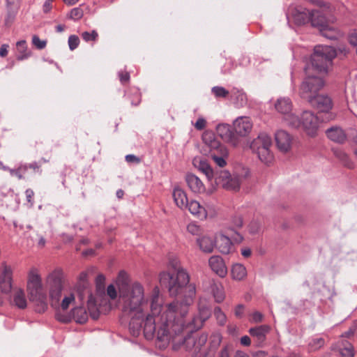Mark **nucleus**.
<instances>
[{
  "mask_svg": "<svg viewBox=\"0 0 357 357\" xmlns=\"http://www.w3.org/2000/svg\"><path fill=\"white\" fill-rule=\"evenodd\" d=\"M292 102L289 98L281 97L275 103V108L278 112L283 116V121L291 128H297L301 125L299 117L291 112Z\"/></svg>",
  "mask_w": 357,
  "mask_h": 357,
  "instance_id": "nucleus-8",
  "label": "nucleus"
},
{
  "mask_svg": "<svg viewBox=\"0 0 357 357\" xmlns=\"http://www.w3.org/2000/svg\"><path fill=\"white\" fill-rule=\"evenodd\" d=\"M275 142L278 149L287 152L289 150L291 145V137L288 132L284 130H278L275 135Z\"/></svg>",
  "mask_w": 357,
  "mask_h": 357,
  "instance_id": "nucleus-19",
  "label": "nucleus"
},
{
  "mask_svg": "<svg viewBox=\"0 0 357 357\" xmlns=\"http://www.w3.org/2000/svg\"><path fill=\"white\" fill-rule=\"evenodd\" d=\"M119 79L121 83L124 84L129 81L130 79V75L128 73L125 72H121L119 73Z\"/></svg>",
  "mask_w": 357,
  "mask_h": 357,
  "instance_id": "nucleus-56",
  "label": "nucleus"
},
{
  "mask_svg": "<svg viewBox=\"0 0 357 357\" xmlns=\"http://www.w3.org/2000/svg\"><path fill=\"white\" fill-rule=\"evenodd\" d=\"M187 231L193 236H199L202 232V229L195 222H190L187 225Z\"/></svg>",
  "mask_w": 357,
  "mask_h": 357,
  "instance_id": "nucleus-40",
  "label": "nucleus"
},
{
  "mask_svg": "<svg viewBox=\"0 0 357 357\" xmlns=\"http://www.w3.org/2000/svg\"><path fill=\"white\" fill-rule=\"evenodd\" d=\"M172 267L174 273L160 274V284L167 288L171 296L183 295V299L164 305L159 289L154 287L151 298V313L146 317L144 325V335L147 340L156 335L160 341L168 340L170 337L181 333L185 328L191 327V331H197L204 323L198 314L190 322L185 321V317L193 303L196 289L194 284H189L190 276L178 261L172 262Z\"/></svg>",
  "mask_w": 357,
  "mask_h": 357,
  "instance_id": "nucleus-1",
  "label": "nucleus"
},
{
  "mask_svg": "<svg viewBox=\"0 0 357 357\" xmlns=\"http://www.w3.org/2000/svg\"><path fill=\"white\" fill-rule=\"evenodd\" d=\"M211 291L213 294L215 301L217 303H221L225 299V294L222 287L220 284L213 282L211 284Z\"/></svg>",
  "mask_w": 357,
  "mask_h": 357,
  "instance_id": "nucleus-30",
  "label": "nucleus"
},
{
  "mask_svg": "<svg viewBox=\"0 0 357 357\" xmlns=\"http://www.w3.org/2000/svg\"><path fill=\"white\" fill-rule=\"evenodd\" d=\"M272 144L271 137L266 133H260L250 144V149L264 164H269L273 159L270 151Z\"/></svg>",
  "mask_w": 357,
  "mask_h": 357,
  "instance_id": "nucleus-6",
  "label": "nucleus"
},
{
  "mask_svg": "<svg viewBox=\"0 0 357 357\" xmlns=\"http://www.w3.org/2000/svg\"><path fill=\"white\" fill-rule=\"evenodd\" d=\"M252 321L255 323L261 322L263 319V315L259 312H255L252 316Z\"/></svg>",
  "mask_w": 357,
  "mask_h": 357,
  "instance_id": "nucleus-57",
  "label": "nucleus"
},
{
  "mask_svg": "<svg viewBox=\"0 0 357 357\" xmlns=\"http://www.w3.org/2000/svg\"><path fill=\"white\" fill-rule=\"evenodd\" d=\"M207 340V337L205 335H202L199 337L197 340H195L194 338L188 337L185 340L186 344H192L193 347L195 348V351H198L200 350V348L202 345H204Z\"/></svg>",
  "mask_w": 357,
  "mask_h": 357,
  "instance_id": "nucleus-34",
  "label": "nucleus"
},
{
  "mask_svg": "<svg viewBox=\"0 0 357 357\" xmlns=\"http://www.w3.org/2000/svg\"><path fill=\"white\" fill-rule=\"evenodd\" d=\"M231 98L237 107H243L247 102L246 94L240 89L234 88L231 91Z\"/></svg>",
  "mask_w": 357,
  "mask_h": 357,
  "instance_id": "nucleus-26",
  "label": "nucleus"
},
{
  "mask_svg": "<svg viewBox=\"0 0 357 357\" xmlns=\"http://www.w3.org/2000/svg\"><path fill=\"white\" fill-rule=\"evenodd\" d=\"M241 344L243 346L248 347L251 344V340L250 337L248 335H244L241 338Z\"/></svg>",
  "mask_w": 357,
  "mask_h": 357,
  "instance_id": "nucleus-58",
  "label": "nucleus"
},
{
  "mask_svg": "<svg viewBox=\"0 0 357 357\" xmlns=\"http://www.w3.org/2000/svg\"><path fill=\"white\" fill-rule=\"evenodd\" d=\"M213 313L218 324L221 326L225 325L227 321V317L225 314L222 311L221 308L220 307H215L214 308Z\"/></svg>",
  "mask_w": 357,
  "mask_h": 357,
  "instance_id": "nucleus-39",
  "label": "nucleus"
},
{
  "mask_svg": "<svg viewBox=\"0 0 357 357\" xmlns=\"http://www.w3.org/2000/svg\"><path fill=\"white\" fill-rule=\"evenodd\" d=\"M339 353L342 357H354V348L351 343L347 340H342L339 345Z\"/></svg>",
  "mask_w": 357,
  "mask_h": 357,
  "instance_id": "nucleus-27",
  "label": "nucleus"
},
{
  "mask_svg": "<svg viewBox=\"0 0 357 357\" xmlns=\"http://www.w3.org/2000/svg\"><path fill=\"white\" fill-rule=\"evenodd\" d=\"M68 45L70 50H75L79 44V39L78 36L75 35H71L68 38Z\"/></svg>",
  "mask_w": 357,
  "mask_h": 357,
  "instance_id": "nucleus-46",
  "label": "nucleus"
},
{
  "mask_svg": "<svg viewBox=\"0 0 357 357\" xmlns=\"http://www.w3.org/2000/svg\"><path fill=\"white\" fill-rule=\"evenodd\" d=\"M320 32L324 37L330 40H335L339 36L337 31L334 28L330 27L328 24L327 26L321 29Z\"/></svg>",
  "mask_w": 357,
  "mask_h": 357,
  "instance_id": "nucleus-37",
  "label": "nucleus"
},
{
  "mask_svg": "<svg viewBox=\"0 0 357 357\" xmlns=\"http://www.w3.org/2000/svg\"><path fill=\"white\" fill-rule=\"evenodd\" d=\"M8 45H6V44H3L0 47V56L1 57H5L6 56H7L8 54Z\"/></svg>",
  "mask_w": 357,
  "mask_h": 357,
  "instance_id": "nucleus-59",
  "label": "nucleus"
},
{
  "mask_svg": "<svg viewBox=\"0 0 357 357\" xmlns=\"http://www.w3.org/2000/svg\"><path fill=\"white\" fill-rule=\"evenodd\" d=\"M206 120L204 118L200 117L197 120L196 123H195V127L197 130H202L206 127Z\"/></svg>",
  "mask_w": 357,
  "mask_h": 357,
  "instance_id": "nucleus-51",
  "label": "nucleus"
},
{
  "mask_svg": "<svg viewBox=\"0 0 357 357\" xmlns=\"http://www.w3.org/2000/svg\"><path fill=\"white\" fill-rule=\"evenodd\" d=\"M81 36L85 42L96 41L98 38V33L96 30H93L91 32L84 31Z\"/></svg>",
  "mask_w": 357,
  "mask_h": 357,
  "instance_id": "nucleus-42",
  "label": "nucleus"
},
{
  "mask_svg": "<svg viewBox=\"0 0 357 357\" xmlns=\"http://www.w3.org/2000/svg\"><path fill=\"white\" fill-rule=\"evenodd\" d=\"M185 181L190 190L196 194L205 192V185L201 179L194 174L188 173L185 175Z\"/></svg>",
  "mask_w": 357,
  "mask_h": 357,
  "instance_id": "nucleus-16",
  "label": "nucleus"
},
{
  "mask_svg": "<svg viewBox=\"0 0 357 357\" xmlns=\"http://www.w3.org/2000/svg\"><path fill=\"white\" fill-rule=\"evenodd\" d=\"M16 16V13L12 10H8L6 15L5 17L4 23L6 26H10L14 22Z\"/></svg>",
  "mask_w": 357,
  "mask_h": 357,
  "instance_id": "nucleus-47",
  "label": "nucleus"
},
{
  "mask_svg": "<svg viewBox=\"0 0 357 357\" xmlns=\"http://www.w3.org/2000/svg\"><path fill=\"white\" fill-rule=\"evenodd\" d=\"M335 156L342 162L343 165L348 168H353L354 163L348 156V155L341 150L335 151Z\"/></svg>",
  "mask_w": 357,
  "mask_h": 357,
  "instance_id": "nucleus-36",
  "label": "nucleus"
},
{
  "mask_svg": "<svg viewBox=\"0 0 357 357\" xmlns=\"http://www.w3.org/2000/svg\"><path fill=\"white\" fill-rule=\"evenodd\" d=\"M211 270L221 278H224L227 273V267L222 258L220 256H212L208 260Z\"/></svg>",
  "mask_w": 357,
  "mask_h": 357,
  "instance_id": "nucleus-18",
  "label": "nucleus"
},
{
  "mask_svg": "<svg viewBox=\"0 0 357 357\" xmlns=\"http://www.w3.org/2000/svg\"><path fill=\"white\" fill-rule=\"evenodd\" d=\"M125 158L128 163H139L140 162L139 158L132 154L127 155Z\"/></svg>",
  "mask_w": 357,
  "mask_h": 357,
  "instance_id": "nucleus-54",
  "label": "nucleus"
},
{
  "mask_svg": "<svg viewBox=\"0 0 357 357\" xmlns=\"http://www.w3.org/2000/svg\"><path fill=\"white\" fill-rule=\"evenodd\" d=\"M261 224L258 220H253L249 225V231L251 234H258L261 231Z\"/></svg>",
  "mask_w": 357,
  "mask_h": 357,
  "instance_id": "nucleus-45",
  "label": "nucleus"
},
{
  "mask_svg": "<svg viewBox=\"0 0 357 357\" xmlns=\"http://www.w3.org/2000/svg\"><path fill=\"white\" fill-rule=\"evenodd\" d=\"M244 312V305L239 304L238 305L235 310H234V314L236 317L241 318L243 315Z\"/></svg>",
  "mask_w": 357,
  "mask_h": 357,
  "instance_id": "nucleus-53",
  "label": "nucleus"
},
{
  "mask_svg": "<svg viewBox=\"0 0 357 357\" xmlns=\"http://www.w3.org/2000/svg\"><path fill=\"white\" fill-rule=\"evenodd\" d=\"M218 135L225 142L237 146L238 144V137L231 131L230 127L227 124L219 125L217 127Z\"/></svg>",
  "mask_w": 357,
  "mask_h": 357,
  "instance_id": "nucleus-15",
  "label": "nucleus"
},
{
  "mask_svg": "<svg viewBox=\"0 0 357 357\" xmlns=\"http://www.w3.org/2000/svg\"><path fill=\"white\" fill-rule=\"evenodd\" d=\"M12 274L11 268L3 266L0 274V289L3 294H9L12 289Z\"/></svg>",
  "mask_w": 357,
  "mask_h": 357,
  "instance_id": "nucleus-14",
  "label": "nucleus"
},
{
  "mask_svg": "<svg viewBox=\"0 0 357 357\" xmlns=\"http://www.w3.org/2000/svg\"><path fill=\"white\" fill-rule=\"evenodd\" d=\"M251 250L249 248H243L241 249V255L244 257H250L251 255Z\"/></svg>",
  "mask_w": 357,
  "mask_h": 357,
  "instance_id": "nucleus-61",
  "label": "nucleus"
},
{
  "mask_svg": "<svg viewBox=\"0 0 357 357\" xmlns=\"http://www.w3.org/2000/svg\"><path fill=\"white\" fill-rule=\"evenodd\" d=\"M7 171H8L10 172V174L12 176H17L18 178V179L24 178L23 175L21 174V172L18 168L15 169L9 168V169H7Z\"/></svg>",
  "mask_w": 357,
  "mask_h": 357,
  "instance_id": "nucleus-55",
  "label": "nucleus"
},
{
  "mask_svg": "<svg viewBox=\"0 0 357 357\" xmlns=\"http://www.w3.org/2000/svg\"><path fill=\"white\" fill-rule=\"evenodd\" d=\"M32 43L39 50L44 49L47 44L45 40H41L40 38L36 35L33 36Z\"/></svg>",
  "mask_w": 357,
  "mask_h": 357,
  "instance_id": "nucleus-48",
  "label": "nucleus"
},
{
  "mask_svg": "<svg viewBox=\"0 0 357 357\" xmlns=\"http://www.w3.org/2000/svg\"><path fill=\"white\" fill-rule=\"evenodd\" d=\"M214 179L217 185L227 190L237 191L240 189V177L238 175H231L227 170L215 171Z\"/></svg>",
  "mask_w": 357,
  "mask_h": 357,
  "instance_id": "nucleus-9",
  "label": "nucleus"
},
{
  "mask_svg": "<svg viewBox=\"0 0 357 357\" xmlns=\"http://www.w3.org/2000/svg\"><path fill=\"white\" fill-rule=\"evenodd\" d=\"M27 291L31 300L38 303L43 312H44L47 309V295L42 283L41 277L36 268H32L29 273Z\"/></svg>",
  "mask_w": 357,
  "mask_h": 357,
  "instance_id": "nucleus-4",
  "label": "nucleus"
},
{
  "mask_svg": "<svg viewBox=\"0 0 357 357\" xmlns=\"http://www.w3.org/2000/svg\"><path fill=\"white\" fill-rule=\"evenodd\" d=\"M13 303L19 308L24 309L26 307V299L23 290L18 289L14 291Z\"/></svg>",
  "mask_w": 357,
  "mask_h": 357,
  "instance_id": "nucleus-29",
  "label": "nucleus"
},
{
  "mask_svg": "<svg viewBox=\"0 0 357 357\" xmlns=\"http://www.w3.org/2000/svg\"><path fill=\"white\" fill-rule=\"evenodd\" d=\"M75 301V296L74 293L72 291L68 292L64 294V297L60 303V307L63 310H66Z\"/></svg>",
  "mask_w": 357,
  "mask_h": 357,
  "instance_id": "nucleus-35",
  "label": "nucleus"
},
{
  "mask_svg": "<svg viewBox=\"0 0 357 357\" xmlns=\"http://www.w3.org/2000/svg\"><path fill=\"white\" fill-rule=\"evenodd\" d=\"M52 2L50 0H46L43 4V11L45 13H48L52 8Z\"/></svg>",
  "mask_w": 357,
  "mask_h": 357,
  "instance_id": "nucleus-62",
  "label": "nucleus"
},
{
  "mask_svg": "<svg viewBox=\"0 0 357 357\" xmlns=\"http://www.w3.org/2000/svg\"><path fill=\"white\" fill-rule=\"evenodd\" d=\"M324 344V340L321 337L312 339L310 343L309 347L312 350H317L322 347Z\"/></svg>",
  "mask_w": 357,
  "mask_h": 357,
  "instance_id": "nucleus-44",
  "label": "nucleus"
},
{
  "mask_svg": "<svg viewBox=\"0 0 357 357\" xmlns=\"http://www.w3.org/2000/svg\"><path fill=\"white\" fill-rule=\"evenodd\" d=\"M269 330L270 327L267 325L250 328L249 333L256 339L257 347H262Z\"/></svg>",
  "mask_w": 357,
  "mask_h": 357,
  "instance_id": "nucleus-20",
  "label": "nucleus"
},
{
  "mask_svg": "<svg viewBox=\"0 0 357 357\" xmlns=\"http://www.w3.org/2000/svg\"><path fill=\"white\" fill-rule=\"evenodd\" d=\"M204 143L210 149V155L214 162L220 167L226 165L225 158L227 156V149L217 140L213 134H206L203 136Z\"/></svg>",
  "mask_w": 357,
  "mask_h": 357,
  "instance_id": "nucleus-7",
  "label": "nucleus"
},
{
  "mask_svg": "<svg viewBox=\"0 0 357 357\" xmlns=\"http://www.w3.org/2000/svg\"><path fill=\"white\" fill-rule=\"evenodd\" d=\"M29 167L30 169H33L34 171L36 172H41L40 170V165L38 164L36 162H33L29 164Z\"/></svg>",
  "mask_w": 357,
  "mask_h": 357,
  "instance_id": "nucleus-60",
  "label": "nucleus"
},
{
  "mask_svg": "<svg viewBox=\"0 0 357 357\" xmlns=\"http://www.w3.org/2000/svg\"><path fill=\"white\" fill-rule=\"evenodd\" d=\"M87 307L91 318L93 319H97L99 317L100 312L96 303V300L92 294H90L88 298Z\"/></svg>",
  "mask_w": 357,
  "mask_h": 357,
  "instance_id": "nucleus-31",
  "label": "nucleus"
},
{
  "mask_svg": "<svg viewBox=\"0 0 357 357\" xmlns=\"http://www.w3.org/2000/svg\"><path fill=\"white\" fill-rule=\"evenodd\" d=\"M286 15L289 20L291 19L297 25H302L310 22L311 11L301 6L290 5Z\"/></svg>",
  "mask_w": 357,
  "mask_h": 357,
  "instance_id": "nucleus-11",
  "label": "nucleus"
},
{
  "mask_svg": "<svg viewBox=\"0 0 357 357\" xmlns=\"http://www.w3.org/2000/svg\"><path fill=\"white\" fill-rule=\"evenodd\" d=\"M326 133L328 139L337 143H343L346 139V135L340 127H331Z\"/></svg>",
  "mask_w": 357,
  "mask_h": 357,
  "instance_id": "nucleus-23",
  "label": "nucleus"
},
{
  "mask_svg": "<svg viewBox=\"0 0 357 357\" xmlns=\"http://www.w3.org/2000/svg\"><path fill=\"white\" fill-rule=\"evenodd\" d=\"M107 294L112 300L115 299L117 296V292L115 287L113 284H109L107 288Z\"/></svg>",
  "mask_w": 357,
  "mask_h": 357,
  "instance_id": "nucleus-50",
  "label": "nucleus"
},
{
  "mask_svg": "<svg viewBox=\"0 0 357 357\" xmlns=\"http://www.w3.org/2000/svg\"><path fill=\"white\" fill-rule=\"evenodd\" d=\"M310 22L313 26L319 27L320 30L328 25L322 13L317 10L311 11Z\"/></svg>",
  "mask_w": 357,
  "mask_h": 357,
  "instance_id": "nucleus-24",
  "label": "nucleus"
},
{
  "mask_svg": "<svg viewBox=\"0 0 357 357\" xmlns=\"http://www.w3.org/2000/svg\"><path fill=\"white\" fill-rule=\"evenodd\" d=\"M122 312L126 315H132L129 330L133 336L140 334L142 323L138 320L142 315V305L144 302V289L138 282L129 284V278L125 271H120L116 278Z\"/></svg>",
  "mask_w": 357,
  "mask_h": 357,
  "instance_id": "nucleus-3",
  "label": "nucleus"
},
{
  "mask_svg": "<svg viewBox=\"0 0 357 357\" xmlns=\"http://www.w3.org/2000/svg\"><path fill=\"white\" fill-rule=\"evenodd\" d=\"M200 319L205 322L211 315V309L205 304L199 303L198 306V313Z\"/></svg>",
  "mask_w": 357,
  "mask_h": 357,
  "instance_id": "nucleus-38",
  "label": "nucleus"
},
{
  "mask_svg": "<svg viewBox=\"0 0 357 357\" xmlns=\"http://www.w3.org/2000/svg\"><path fill=\"white\" fill-rule=\"evenodd\" d=\"M187 205V208L191 214L202 219L206 218L207 211L198 201L191 199L188 201Z\"/></svg>",
  "mask_w": 357,
  "mask_h": 357,
  "instance_id": "nucleus-22",
  "label": "nucleus"
},
{
  "mask_svg": "<svg viewBox=\"0 0 357 357\" xmlns=\"http://www.w3.org/2000/svg\"><path fill=\"white\" fill-rule=\"evenodd\" d=\"M211 91L216 98H226L229 93V91L222 86H213Z\"/></svg>",
  "mask_w": 357,
  "mask_h": 357,
  "instance_id": "nucleus-41",
  "label": "nucleus"
},
{
  "mask_svg": "<svg viewBox=\"0 0 357 357\" xmlns=\"http://www.w3.org/2000/svg\"><path fill=\"white\" fill-rule=\"evenodd\" d=\"M172 197L176 205L181 209H186L188 199L186 192L180 187H175L172 192Z\"/></svg>",
  "mask_w": 357,
  "mask_h": 357,
  "instance_id": "nucleus-21",
  "label": "nucleus"
},
{
  "mask_svg": "<svg viewBox=\"0 0 357 357\" xmlns=\"http://www.w3.org/2000/svg\"><path fill=\"white\" fill-rule=\"evenodd\" d=\"M231 275L234 280H241L247 275L245 267L240 264H234L231 268Z\"/></svg>",
  "mask_w": 357,
  "mask_h": 357,
  "instance_id": "nucleus-32",
  "label": "nucleus"
},
{
  "mask_svg": "<svg viewBox=\"0 0 357 357\" xmlns=\"http://www.w3.org/2000/svg\"><path fill=\"white\" fill-rule=\"evenodd\" d=\"M19 54L17 56V60H24L30 56V52H27V47L25 40L18 41L16 44Z\"/></svg>",
  "mask_w": 357,
  "mask_h": 357,
  "instance_id": "nucleus-33",
  "label": "nucleus"
},
{
  "mask_svg": "<svg viewBox=\"0 0 357 357\" xmlns=\"http://www.w3.org/2000/svg\"><path fill=\"white\" fill-rule=\"evenodd\" d=\"M45 282L52 303L59 304L65 284V275L63 270L56 268L52 271L47 276Z\"/></svg>",
  "mask_w": 357,
  "mask_h": 357,
  "instance_id": "nucleus-5",
  "label": "nucleus"
},
{
  "mask_svg": "<svg viewBox=\"0 0 357 357\" xmlns=\"http://www.w3.org/2000/svg\"><path fill=\"white\" fill-rule=\"evenodd\" d=\"M73 317L79 324H84L88 320V313L83 307H76L72 310Z\"/></svg>",
  "mask_w": 357,
  "mask_h": 357,
  "instance_id": "nucleus-28",
  "label": "nucleus"
},
{
  "mask_svg": "<svg viewBox=\"0 0 357 357\" xmlns=\"http://www.w3.org/2000/svg\"><path fill=\"white\" fill-rule=\"evenodd\" d=\"M25 194H26V196L27 201L29 202H31V199H32V197L34 195L33 191L32 190H31V189H27L26 190V192H25Z\"/></svg>",
  "mask_w": 357,
  "mask_h": 357,
  "instance_id": "nucleus-63",
  "label": "nucleus"
},
{
  "mask_svg": "<svg viewBox=\"0 0 357 357\" xmlns=\"http://www.w3.org/2000/svg\"><path fill=\"white\" fill-rule=\"evenodd\" d=\"M337 56L335 49L329 45H316L311 56V63L305 68L306 77L303 81L300 89V96L319 113L327 114V120L335 119V114L331 112L333 102L327 94L319 93L324 86V79L312 73H326L332 65L333 59Z\"/></svg>",
  "mask_w": 357,
  "mask_h": 357,
  "instance_id": "nucleus-2",
  "label": "nucleus"
},
{
  "mask_svg": "<svg viewBox=\"0 0 357 357\" xmlns=\"http://www.w3.org/2000/svg\"><path fill=\"white\" fill-rule=\"evenodd\" d=\"M252 123L248 116H239L234 121L235 134L240 137H245L252 130Z\"/></svg>",
  "mask_w": 357,
  "mask_h": 357,
  "instance_id": "nucleus-12",
  "label": "nucleus"
},
{
  "mask_svg": "<svg viewBox=\"0 0 357 357\" xmlns=\"http://www.w3.org/2000/svg\"><path fill=\"white\" fill-rule=\"evenodd\" d=\"M56 319L60 321V322H62V323H68L69 321H70V317L69 315H66V314H63L60 312H57L56 314Z\"/></svg>",
  "mask_w": 357,
  "mask_h": 357,
  "instance_id": "nucleus-52",
  "label": "nucleus"
},
{
  "mask_svg": "<svg viewBox=\"0 0 357 357\" xmlns=\"http://www.w3.org/2000/svg\"><path fill=\"white\" fill-rule=\"evenodd\" d=\"M215 246L220 252L226 255L230 252L232 243L228 236L219 233L215 237Z\"/></svg>",
  "mask_w": 357,
  "mask_h": 357,
  "instance_id": "nucleus-17",
  "label": "nucleus"
},
{
  "mask_svg": "<svg viewBox=\"0 0 357 357\" xmlns=\"http://www.w3.org/2000/svg\"><path fill=\"white\" fill-rule=\"evenodd\" d=\"M299 120L301 125L296 128L302 127L308 136L314 137L317 135L320 123L317 115L311 111H304Z\"/></svg>",
  "mask_w": 357,
  "mask_h": 357,
  "instance_id": "nucleus-10",
  "label": "nucleus"
},
{
  "mask_svg": "<svg viewBox=\"0 0 357 357\" xmlns=\"http://www.w3.org/2000/svg\"><path fill=\"white\" fill-rule=\"evenodd\" d=\"M192 164L195 168L206 176L208 181H211L214 178L215 172L208 163L206 158L202 156L195 157L192 160Z\"/></svg>",
  "mask_w": 357,
  "mask_h": 357,
  "instance_id": "nucleus-13",
  "label": "nucleus"
},
{
  "mask_svg": "<svg viewBox=\"0 0 357 357\" xmlns=\"http://www.w3.org/2000/svg\"><path fill=\"white\" fill-rule=\"evenodd\" d=\"M232 228L231 230L235 231L236 229H240L243 226V219L241 216H234L231 220Z\"/></svg>",
  "mask_w": 357,
  "mask_h": 357,
  "instance_id": "nucleus-49",
  "label": "nucleus"
},
{
  "mask_svg": "<svg viewBox=\"0 0 357 357\" xmlns=\"http://www.w3.org/2000/svg\"><path fill=\"white\" fill-rule=\"evenodd\" d=\"M197 243L199 248L206 253L212 252L215 246V241L206 236L197 238Z\"/></svg>",
  "mask_w": 357,
  "mask_h": 357,
  "instance_id": "nucleus-25",
  "label": "nucleus"
},
{
  "mask_svg": "<svg viewBox=\"0 0 357 357\" xmlns=\"http://www.w3.org/2000/svg\"><path fill=\"white\" fill-rule=\"evenodd\" d=\"M234 357H249V356L242 351H237Z\"/></svg>",
  "mask_w": 357,
  "mask_h": 357,
  "instance_id": "nucleus-64",
  "label": "nucleus"
},
{
  "mask_svg": "<svg viewBox=\"0 0 357 357\" xmlns=\"http://www.w3.org/2000/svg\"><path fill=\"white\" fill-rule=\"evenodd\" d=\"M83 10L80 7H76L70 10V13L69 14V18L74 20H78L81 19L83 17Z\"/></svg>",
  "mask_w": 357,
  "mask_h": 357,
  "instance_id": "nucleus-43",
  "label": "nucleus"
}]
</instances>
